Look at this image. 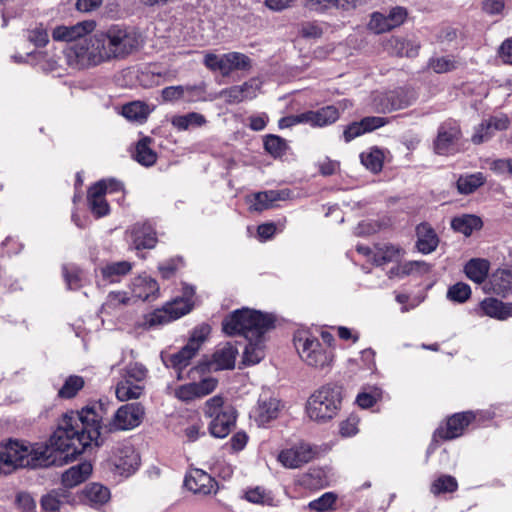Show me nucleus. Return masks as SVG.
<instances>
[{"label": "nucleus", "instance_id": "1", "mask_svg": "<svg viewBox=\"0 0 512 512\" xmlns=\"http://www.w3.org/2000/svg\"><path fill=\"white\" fill-rule=\"evenodd\" d=\"M95 29L94 20L53 28L51 35L54 41L72 42L64 50L70 68L87 70L114 60H123L143 44L141 34L132 27L113 24L105 29Z\"/></svg>", "mask_w": 512, "mask_h": 512}, {"label": "nucleus", "instance_id": "2", "mask_svg": "<svg viewBox=\"0 0 512 512\" xmlns=\"http://www.w3.org/2000/svg\"><path fill=\"white\" fill-rule=\"evenodd\" d=\"M272 314L242 308L227 316L222 323L223 331L229 335H242L248 340L242 363L246 366L258 364L265 357L264 334L274 327Z\"/></svg>", "mask_w": 512, "mask_h": 512}, {"label": "nucleus", "instance_id": "3", "mask_svg": "<svg viewBox=\"0 0 512 512\" xmlns=\"http://www.w3.org/2000/svg\"><path fill=\"white\" fill-rule=\"evenodd\" d=\"M50 449L40 443L8 440L0 443V476L21 468L46 467L52 463Z\"/></svg>", "mask_w": 512, "mask_h": 512}, {"label": "nucleus", "instance_id": "4", "mask_svg": "<svg viewBox=\"0 0 512 512\" xmlns=\"http://www.w3.org/2000/svg\"><path fill=\"white\" fill-rule=\"evenodd\" d=\"M343 388L335 383H327L316 389L307 399L305 413L318 424H326L339 414L342 408Z\"/></svg>", "mask_w": 512, "mask_h": 512}, {"label": "nucleus", "instance_id": "5", "mask_svg": "<svg viewBox=\"0 0 512 512\" xmlns=\"http://www.w3.org/2000/svg\"><path fill=\"white\" fill-rule=\"evenodd\" d=\"M76 417L64 414L57 429L50 437V445H46L51 455L52 463L54 462L53 451H59L65 454L64 458H74L82 454L85 449L90 446L87 438L81 432L80 427L75 426Z\"/></svg>", "mask_w": 512, "mask_h": 512}, {"label": "nucleus", "instance_id": "6", "mask_svg": "<svg viewBox=\"0 0 512 512\" xmlns=\"http://www.w3.org/2000/svg\"><path fill=\"white\" fill-rule=\"evenodd\" d=\"M202 411L203 415L210 420L208 431L215 438L227 437L236 425L237 411L231 404L225 403L221 395H215L206 400Z\"/></svg>", "mask_w": 512, "mask_h": 512}, {"label": "nucleus", "instance_id": "7", "mask_svg": "<svg viewBox=\"0 0 512 512\" xmlns=\"http://www.w3.org/2000/svg\"><path fill=\"white\" fill-rule=\"evenodd\" d=\"M293 341L299 357L308 366L324 369L332 364L333 350L325 348L316 337L308 333H300L294 335Z\"/></svg>", "mask_w": 512, "mask_h": 512}, {"label": "nucleus", "instance_id": "8", "mask_svg": "<svg viewBox=\"0 0 512 512\" xmlns=\"http://www.w3.org/2000/svg\"><path fill=\"white\" fill-rule=\"evenodd\" d=\"M140 464V457L129 442L115 445L109 457L104 462V468L114 476L128 477L134 473Z\"/></svg>", "mask_w": 512, "mask_h": 512}, {"label": "nucleus", "instance_id": "9", "mask_svg": "<svg viewBox=\"0 0 512 512\" xmlns=\"http://www.w3.org/2000/svg\"><path fill=\"white\" fill-rule=\"evenodd\" d=\"M203 64L208 70L219 72L224 77L230 76L235 71L247 72L252 68L251 59L236 51L221 55L204 52Z\"/></svg>", "mask_w": 512, "mask_h": 512}, {"label": "nucleus", "instance_id": "10", "mask_svg": "<svg viewBox=\"0 0 512 512\" xmlns=\"http://www.w3.org/2000/svg\"><path fill=\"white\" fill-rule=\"evenodd\" d=\"M66 415L76 417L75 426L80 427L81 434L87 438L89 444L100 446L103 443L101 439V421L103 418V408L100 404L94 403L82 408L81 411H71Z\"/></svg>", "mask_w": 512, "mask_h": 512}, {"label": "nucleus", "instance_id": "11", "mask_svg": "<svg viewBox=\"0 0 512 512\" xmlns=\"http://www.w3.org/2000/svg\"><path fill=\"white\" fill-rule=\"evenodd\" d=\"M210 333V326L202 324L193 329L187 344L177 353L172 354L167 361V366L182 370L190 364L191 359L196 355L202 344Z\"/></svg>", "mask_w": 512, "mask_h": 512}, {"label": "nucleus", "instance_id": "12", "mask_svg": "<svg viewBox=\"0 0 512 512\" xmlns=\"http://www.w3.org/2000/svg\"><path fill=\"white\" fill-rule=\"evenodd\" d=\"M415 100L416 94L413 90L397 88L375 95L372 100V107L375 112L386 114L405 109L412 105Z\"/></svg>", "mask_w": 512, "mask_h": 512}, {"label": "nucleus", "instance_id": "13", "mask_svg": "<svg viewBox=\"0 0 512 512\" xmlns=\"http://www.w3.org/2000/svg\"><path fill=\"white\" fill-rule=\"evenodd\" d=\"M462 137L460 125L454 120L443 122L434 141V150L439 155H449L456 151V146Z\"/></svg>", "mask_w": 512, "mask_h": 512}, {"label": "nucleus", "instance_id": "14", "mask_svg": "<svg viewBox=\"0 0 512 512\" xmlns=\"http://www.w3.org/2000/svg\"><path fill=\"white\" fill-rule=\"evenodd\" d=\"M511 121L506 114H498L484 119L474 127L471 141L475 145L489 141L497 131H505L509 128Z\"/></svg>", "mask_w": 512, "mask_h": 512}, {"label": "nucleus", "instance_id": "15", "mask_svg": "<svg viewBox=\"0 0 512 512\" xmlns=\"http://www.w3.org/2000/svg\"><path fill=\"white\" fill-rule=\"evenodd\" d=\"M192 302L187 298H177L167 303L162 309L156 310L149 319L151 326L161 325L176 320L189 313L192 309Z\"/></svg>", "mask_w": 512, "mask_h": 512}, {"label": "nucleus", "instance_id": "16", "mask_svg": "<svg viewBox=\"0 0 512 512\" xmlns=\"http://www.w3.org/2000/svg\"><path fill=\"white\" fill-rule=\"evenodd\" d=\"M144 416V408L139 403L122 405L115 413L111 429L130 430L137 427Z\"/></svg>", "mask_w": 512, "mask_h": 512}, {"label": "nucleus", "instance_id": "17", "mask_svg": "<svg viewBox=\"0 0 512 512\" xmlns=\"http://www.w3.org/2000/svg\"><path fill=\"white\" fill-rule=\"evenodd\" d=\"M475 419V415L470 412L456 413L448 418L445 427H440L435 431L434 436L443 440H451L461 436L466 427Z\"/></svg>", "mask_w": 512, "mask_h": 512}, {"label": "nucleus", "instance_id": "18", "mask_svg": "<svg viewBox=\"0 0 512 512\" xmlns=\"http://www.w3.org/2000/svg\"><path fill=\"white\" fill-rule=\"evenodd\" d=\"M389 123V119L379 116L364 117L360 121L350 123L344 128L343 138L346 143L351 142L355 138L370 133L378 128H381Z\"/></svg>", "mask_w": 512, "mask_h": 512}, {"label": "nucleus", "instance_id": "19", "mask_svg": "<svg viewBox=\"0 0 512 512\" xmlns=\"http://www.w3.org/2000/svg\"><path fill=\"white\" fill-rule=\"evenodd\" d=\"M286 193L278 190H269L247 195L245 202L250 212L260 213L274 208L278 201L285 200Z\"/></svg>", "mask_w": 512, "mask_h": 512}, {"label": "nucleus", "instance_id": "20", "mask_svg": "<svg viewBox=\"0 0 512 512\" xmlns=\"http://www.w3.org/2000/svg\"><path fill=\"white\" fill-rule=\"evenodd\" d=\"M186 488L195 494L209 495L216 493V481L205 471L201 469L192 470L185 478Z\"/></svg>", "mask_w": 512, "mask_h": 512}, {"label": "nucleus", "instance_id": "21", "mask_svg": "<svg viewBox=\"0 0 512 512\" xmlns=\"http://www.w3.org/2000/svg\"><path fill=\"white\" fill-rule=\"evenodd\" d=\"M320 454V448L305 440H297L290 447V468L300 467Z\"/></svg>", "mask_w": 512, "mask_h": 512}, {"label": "nucleus", "instance_id": "22", "mask_svg": "<svg viewBox=\"0 0 512 512\" xmlns=\"http://www.w3.org/2000/svg\"><path fill=\"white\" fill-rule=\"evenodd\" d=\"M135 249H151L157 243L156 232L150 223H136L129 231Z\"/></svg>", "mask_w": 512, "mask_h": 512}, {"label": "nucleus", "instance_id": "23", "mask_svg": "<svg viewBox=\"0 0 512 512\" xmlns=\"http://www.w3.org/2000/svg\"><path fill=\"white\" fill-rule=\"evenodd\" d=\"M361 0H304L305 6L318 13H326L332 9L340 12L355 10Z\"/></svg>", "mask_w": 512, "mask_h": 512}, {"label": "nucleus", "instance_id": "24", "mask_svg": "<svg viewBox=\"0 0 512 512\" xmlns=\"http://www.w3.org/2000/svg\"><path fill=\"white\" fill-rule=\"evenodd\" d=\"M479 315L500 321L512 317V302H502L496 298H485L479 305Z\"/></svg>", "mask_w": 512, "mask_h": 512}, {"label": "nucleus", "instance_id": "25", "mask_svg": "<svg viewBox=\"0 0 512 512\" xmlns=\"http://www.w3.org/2000/svg\"><path fill=\"white\" fill-rule=\"evenodd\" d=\"M131 291L134 297L141 300L155 299L159 293L157 281L148 275H139L131 283Z\"/></svg>", "mask_w": 512, "mask_h": 512}, {"label": "nucleus", "instance_id": "26", "mask_svg": "<svg viewBox=\"0 0 512 512\" xmlns=\"http://www.w3.org/2000/svg\"><path fill=\"white\" fill-rule=\"evenodd\" d=\"M238 349L230 342L220 344L213 353L211 365L215 370L233 369Z\"/></svg>", "mask_w": 512, "mask_h": 512}, {"label": "nucleus", "instance_id": "27", "mask_svg": "<svg viewBox=\"0 0 512 512\" xmlns=\"http://www.w3.org/2000/svg\"><path fill=\"white\" fill-rule=\"evenodd\" d=\"M131 302L127 292L112 291L100 308L102 317L116 316L121 313Z\"/></svg>", "mask_w": 512, "mask_h": 512}, {"label": "nucleus", "instance_id": "28", "mask_svg": "<svg viewBox=\"0 0 512 512\" xmlns=\"http://www.w3.org/2000/svg\"><path fill=\"white\" fill-rule=\"evenodd\" d=\"M91 472L92 465L89 462H82L72 466L62 474V488L68 490V488L81 484L90 476Z\"/></svg>", "mask_w": 512, "mask_h": 512}, {"label": "nucleus", "instance_id": "29", "mask_svg": "<svg viewBox=\"0 0 512 512\" xmlns=\"http://www.w3.org/2000/svg\"><path fill=\"white\" fill-rule=\"evenodd\" d=\"M102 185H92L88 190L87 200L91 212L97 217H103L109 214L110 207L105 199Z\"/></svg>", "mask_w": 512, "mask_h": 512}, {"label": "nucleus", "instance_id": "30", "mask_svg": "<svg viewBox=\"0 0 512 512\" xmlns=\"http://www.w3.org/2000/svg\"><path fill=\"white\" fill-rule=\"evenodd\" d=\"M417 248L420 252L428 254L433 252L438 246V237L435 231L426 223H422L416 228Z\"/></svg>", "mask_w": 512, "mask_h": 512}, {"label": "nucleus", "instance_id": "31", "mask_svg": "<svg viewBox=\"0 0 512 512\" xmlns=\"http://www.w3.org/2000/svg\"><path fill=\"white\" fill-rule=\"evenodd\" d=\"M279 401L274 398L259 400L254 410V418L259 426H264L278 416Z\"/></svg>", "mask_w": 512, "mask_h": 512}, {"label": "nucleus", "instance_id": "32", "mask_svg": "<svg viewBox=\"0 0 512 512\" xmlns=\"http://www.w3.org/2000/svg\"><path fill=\"white\" fill-rule=\"evenodd\" d=\"M132 269V265L128 261H119L107 263L99 268L102 280L107 283L119 282L121 277L128 274Z\"/></svg>", "mask_w": 512, "mask_h": 512}, {"label": "nucleus", "instance_id": "33", "mask_svg": "<svg viewBox=\"0 0 512 512\" xmlns=\"http://www.w3.org/2000/svg\"><path fill=\"white\" fill-rule=\"evenodd\" d=\"M70 492L65 488L53 489L41 498V507L46 512H57L60 507L69 502Z\"/></svg>", "mask_w": 512, "mask_h": 512}, {"label": "nucleus", "instance_id": "34", "mask_svg": "<svg viewBox=\"0 0 512 512\" xmlns=\"http://www.w3.org/2000/svg\"><path fill=\"white\" fill-rule=\"evenodd\" d=\"M387 49L396 56L412 58L418 55L420 45L414 41L392 37L387 43Z\"/></svg>", "mask_w": 512, "mask_h": 512}, {"label": "nucleus", "instance_id": "35", "mask_svg": "<svg viewBox=\"0 0 512 512\" xmlns=\"http://www.w3.org/2000/svg\"><path fill=\"white\" fill-rule=\"evenodd\" d=\"M144 391V384L122 378L116 385V397L120 401L138 399Z\"/></svg>", "mask_w": 512, "mask_h": 512}, {"label": "nucleus", "instance_id": "36", "mask_svg": "<svg viewBox=\"0 0 512 512\" xmlns=\"http://www.w3.org/2000/svg\"><path fill=\"white\" fill-rule=\"evenodd\" d=\"M490 263L486 259L473 258L464 267L466 276L475 283H482L487 278Z\"/></svg>", "mask_w": 512, "mask_h": 512}, {"label": "nucleus", "instance_id": "37", "mask_svg": "<svg viewBox=\"0 0 512 512\" xmlns=\"http://www.w3.org/2000/svg\"><path fill=\"white\" fill-rule=\"evenodd\" d=\"M492 291L505 294L512 289V268L496 270L490 277Z\"/></svg>", "mask_w": 512, "mask_h": 512}, {"label": "nucleus", "instance_id": "38", "mask_svg": "<svg viewBox=\"0 0 512 512\" xmlns=\"http://www.w3.org/2000/svg\"><path fill=\"white\" fill-rule=\"evenodd\" d=\"M482 224V220L478 216L470 214L455 217L451 222L452 228L465 236H470L474 230L480 229Z\"/></svg>", "mask_w": 512, "mask_h": 512}, {"label": "nucleus", "instance_id": "39", "mask_svg": "<svg viewBox=\"0 0 512 512\" xmlns=\"http://www.w3.org/2000/svg\"><path fill=\"white\" fill-rule=\"evenodd\" d=\"M486 177L483 173L461 175L457 180V190L460 194H471L484 185Z\"/></svg>", "mask_w": 512, "mask_h": 512}, {"label": "nucleus", "instance_id": "40", "mask_svg": "<svg viewBox=\"0 0 512 512\" xmlns=\"http://www.w3.org/2000/svg\"><path fill=\"white\" fill-rule=\"evenodd\" d=\"M340 117L339 110L333 106H325L317 111H311L312 126L324 127L335 123Z\"/></svg>", "mask_w": 512, "mask_h": 512}, {"label": "nucleus", "instance_id": "41", "mask_svg": "<svg viewBox=\"0 0 512 512\" xmlns=\"http://www.w3.org/2000/svg\"><path fill=\"white\" fill-rule=\"evenodd\" d=\"M151 139L145 137L138 141L135 149L134 158L143 166H152L157 160V154L150 146Z\"/></svg>", "mask_w": 512, "mask_h": 512}, {"label": "nucleus", "instance_id": "42", "mask_svg": "<svg viewBox=\"0 0 512 512\" xmlns=\"http://www.w3.org/2000/svg\"><path fill=\"white\" fill-rule=\"evenodd\" d=\"M403 255V249L394 245L377 247L373 253V263L377 266L397 261Z\"/></svg>", "mask_w": 512, "mask_h": 512}, {"label": "nucleus", "instance_id": "43", "mask_svg": "<svg viewBox=\"0 0 512 512\" xmlns=\"http://www.w3.org/2000/svg\"><path fill=\"white\" fill-rule=\"evenodd\" d=\"M458 489V482L451 475H441L437 477L430 485V492L434 496L444 493H453Z\"/></svg>", "mask_w": 512, "mask_h": 512}, {"label": "nucleus", "instance_id": "44", "mask_svg": "<svg viewBox=\"0 0 512 512\" xmlns=\"http://www.w3.org/2000/svg\"><path fill=\"white\" fill-rule=\"evenodd\" d=\"M205 122V117L196 112L174 116L171 120L172 125L178 130H187L190 127L202 126Z\"/></svg>", "mask_w": 512, "mask_h": 512}, {"label": "nucleus", "instance_id": "45", "mask_svg": "<svg viewBox=\"0 0 512 512\" xmlns=\"http://www.w3.org/2000/svg\"><path fill=\"white\" fill-rule=\"evenodd\" d=\"M86 500L92 505H101L108 501L110 492L105 486L92 483L84 490Z\"/></svg>", "mask_w": 512, "mask_h": 512}, {"label": "nucleus", "instance_id": "46", "mask_svg": "<svg viewBox=\"0 0 512 512\" xmlns=\"http://www.w3.org/2000/svg\"><path fill=\"white\" fill-rule=\"evenodd\" d=\"M361 163L373 173L381 171L384 155L378 148H371L369 151L360 154Z\"/></svg>", "mask_w": 512, "mask_h": 512}, {"label": "nucleus", "instance_id": "47", "mask_svg": "<svg viewBox=\"0 0 512 512\" xmlns=\"http://www.w3.org/2000/svg\"><path fill=\"white\" fill-rule=\"evenodd\" d=\"M84 379L78 375L69 376L58 391V396L64 399L73 398L84 387Z\"/></svg>", "mask_w": 512, "mask_h": 512}, {"label": "nucleus", "instance_id": "48", "mask_svg": "<svg viewBox=\"0 0 512 512\" xmlns=\"http://www.w3.org/2000/svg\"><path fill=\"white\" fill-rule=\"evenodd\" d=\"M122 114L125 118L134 121H142L149 114L148 106L140 101L128 103L123 106Z\"/></svg>", "mask_w": 512, "mask_h": 512}, {"label": "nucleus", "instance_id": "49", "mask_svg": "<svg viewBox=\"0 0 512 512\" xmlns=\"http://www.w3.org/2000/svg\"><path fill=\"white\" fill-rule=\"evenodd\" d=\"M301 484L308 488L317 489L328 486L329 480L322 469H315L303 477Z\"/></svg>", "mask_w": 512, "mask_h": 512}, {"label": "nucleus", "instance_id": "50", "mask_svg": "<svg viewBox=\"0 0 512 512\" xmlns=\"http://www.w3.org/2000/svg\"><path fill=\"white\" fill-rule=\"evenodd\" d=\"M167 76V72L161 73L146 69L140 72L138 75V80L141 86L145 88H151L161 85L163 83V79Z\"/></svg>", "mask_w": 512, "mask_h": 512}, {"label": "nucleus", "instance_id": "51", "mask_svg": "<svg viewBox=\"0 0 512 512\" xmlns=\"http://www.w3.org/2000/svg\"><path fill=\"white\" fill-rule=\"evenodd\" d=\"M27 39L36 47H44L49 42V33L43 24H37L27 30Z\"/></svg>", "mask_w": 512, "mask_h": 512}, {"label": "nucleus", "instance_id": "52", "mask_svg": "<svg viewBox=\"0 0 512 512\" xmlns=\"http://www.w3.org/2000/svg\"><path fill=\"white\" fill-rule=\"evenodd\" d=\"M471 296V288L468 284L458 282L451 286L447 291V298L451 301L464 303Z\"/></svg>", "mask_w": 512, "mask_h": 512}, {"label": "nucleus", "instance_id": "53", "mask_svg": "<svg viewBox=\"0 0 512 512\" xmlns=\"http://www.w3.org/2000/svg\"><path fill=\"white\" fill-rule=\"evenodd\" d=\"M337 500L336 494L333 492H326L323 495H321L319 498L311 501L308 505V507L311 510L317 511V512H326L331 509H333V506L335 505V502Z\"/></svg>", "mask_w": 512, "mask_h": 512}, {"label": "nucleus", "instance_id": "54", "mask_svg": "<svg viewBox=\"0 0 512 512\" xmlns=\"http://www.w3.org/2000/svg\"><path fill=\"white\" fill-rule=\"evenodd\" d=\"M245 499L255 504L271 505L273 502V497L270 492H267L264 488L259 486L247 489Z\"/></svg>", "mask_w": 512, "mask_h": 512}, {"label": "nucleus", "instance_id": "55", "mask_svg": "<svg viewBox=\"0 0 512 512\" xmlns=\"http://www.w3.org/2000/svg\"><path fill=\"white\" fill-rule=\"evenodd\" d=\"M147 376V369L140 363H130L127 365L122 373V378L134 380L135 382L144 384Z\"/></svg>", "mask_w": 512, "mask_h": 512}, {"label": "nucleus", "instance_id": "56", "mask_svg": "<svg viewBox=\"0 0 512 512\" xmlns=\"http://www.w3.org/2000/svg\"><path fill=\"white\" fill-rule=\"evenodd\" d=\"M63 274L70 290H77L82 286V271L75 266H63Z\"/></svg>", "mask_w": 512, "mask_h": 512}, {"label": "nucleus", "instance_id": "57", "mask_svg": "<svg viewBox=\"0 0 512 512\" xmlns=\"http://www.w3.org/2000/svg\"><path fill=\"white\" fill-rule=\"evenodd\" d=\"M265 150L273 157H280L286 150L285 140L276 135H268L264 141Z\"/></svg>", "mask_w": 512, "mask_h": 512}, {"label": "nucleus", "instance_id": "58", "mask_svg": "<svg viewBox=\"0 0 512 512\" xmlns=\"http://www.w3.org/2000/svg\"><path fill=\"white\" fill-rule=\"evenodd\" d=\"M298 33L303 39H318L322 37L324 29L320 23L305 22L300 25Z\"/></svg>", "mask_w": 512, "mask_h": 512}, {"label": "nucleus", "instance_id": "59", "mask_svg": "<svg viewBox=\"0 0 512 512\" xmlns=\"http://www.w3.org/2000/svg\"><path fill=\"white\" fill-rule=\"evenodd\" d=\"M197 399L203 398L214 392L218 386V380L214 377H206L199 382H193Z\"/></svg>", "mask_w": 512, "mask_h": 512}, {"label": "nucleus", "instance_id": "60", "mask_svg": "<svg viewBox=\"0 0 512 512\" xmlns=\"http://www.w3.org/2000/svg\"><path fill=\"white\" fill-rule=\"evenodd\" d=\"M368 28L376 34L385 33L391 30L386 14L381 12L372 13L368 23Z\"/></svg>", "mask_w": 512, "mask_h": 512}, {"label": "nucleus", "instance_id": "61", "mask_svg": "<svg viewBox=\"0 0 512 512\" xmlns=\"http://www.w3.org/2000/svg\"><path fill=\"white\" fill-rule=\"evenodd\" d=\"M428 66L435 73H446L456 69V61L449 57H438L431 58L428 62Z\"/></svg>", "mask_w": 512, "mask_h": 512}, {"label": "nucleus", "instance_id": "62", "mask_svg": "<svg viewBox=\"0 0 512 512\" xmlns=\"http://www.w3.org/2000/svg\"><path fill=\"white\" fill-rule=\"evenodd\" d=\"M358 425V416L351 414L345 420L339 423V434L344 438L352 437L358 433Z\"/></svg>", "mask_w": 512, "mask_h": 512}, {"label": "nucleus", "instance_id": "63", "mask_svg": "<svg viewBox=\"0 0 512 512\" xmlns=\"http://www.w3.org/2000/svg\"><path fill=\"white\" fill-rule=\"evenodd\" d=\"M407 15V10L404 7L396 6L391 8L386 14L390 29L392 30L403 24Z\"/></svg>", "mask_w": 512, "mask_h": 512}, {"label": "nucleus", "instance_id": "64", "mask_svg": "<svg viewBox=\"0 0 512 512\" xmlns=\"http://www.w3.org/2000/svg\"><path fill=\"white\" fill-rule=\"evenodd\" d=\"M430 271V265L424 261H409L401 266L403 275L425 274Z\"/></svg>", "mask_w": 512, "mask_h": 512}]
</instances>
